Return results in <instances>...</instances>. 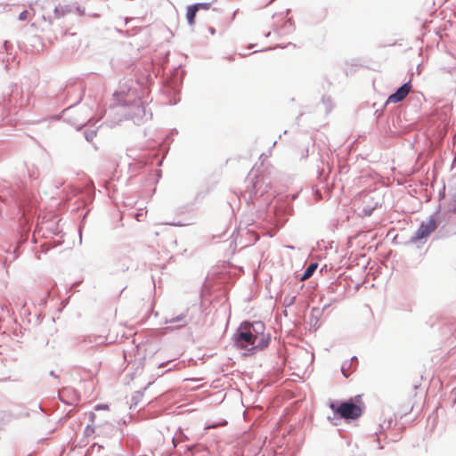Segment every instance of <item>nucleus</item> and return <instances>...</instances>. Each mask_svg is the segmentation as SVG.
<instances>
[{"label": "nucleus", "instance_id": "5701e85b", "mask_svg": "<svg viewBox=\"0 0 456 456\" xmlns=\"http://www.w3.org/2000/svg\"><path fill=\"white\" fill-rule=\"evenodd\" d=\"M452 395H454V403L456 404V387L452 391Z\"/></svg>", "mask_w": 456, "mask_h": 456}, {"label": "nucleus", "instance_id": "f257e3e1", "mask_svg": "<svg viewBox=\"0 0 456 456\" xmlns=\"http://www.w3.org/2000/svg\"><path fill=\"white\" fill-rule=\"evenodd\" d=\"M265 325L262 322H242L233 334L234 346L245 350V354H254L256 350L266 348L270 343L269 334H265Z\"/></svg>", "mask_w": 456, "mask_h": 456}, {"label": "nucleus", "instance_id": "f8f14e48", "mask_svg": "<svg viewBox=\"0 0 456 456\" xmlns=\"http://www.w3.org/2000/svg\"><path fill=\"white\" fill-rule=\"evenodd\" d=\"M318 267V264L317 263H312L310 264L307 268L305 270L302 277H301V280L302 281H305V280H307L309 279L314 273V272L316 271Z\"/></svg>", "mask_w": 456, "mask_h": 456}, {"label": "nucleus", "instance_id": "20e7f679", "mask_svg": "<svg viewBox=\"0 0 456 456\" xmlns=\"http://www.w3.org/2000/svg\"><path fill=\"white\" fill-rule=\"evenodd\" d=\"M436 228V219L434 216H430L427 222L420 224L419 227L411 237V241L415 243L422 239L428 238Z\"/></svg>", "mask_w": 456, "mask_h": 456}, {"label": "nucleus", "instance_id": "f3484780", "mask_svg": "<svg viewBox=\"0 0 456 456\" xmlns=\"http://www.w3.org/2000/svg\"><path fill=\"white\" fill-rule=\"evenodd\" d=\"M95 135H96V131L95 130L85 131V137H86L87 142L93 141V139L95 137Z\"/></svg>", "mask_w": 456, "mask_h": 456}, {"label": "nucleus", "instance_id": "b1692460", "mask_svg": "<svg viewBox=\"0 0 456 456\" xmlns=\"http://www.w3.org/2000/svg\"><path fill=\"white\" fill-rule=\"evenodd\" d=\"M142 216H143V214H142V213H138V214L136 215V219H137L138 221H141V220H142L141 218H142Z\"/></svg>", "mask_w": 456, "mask_h": 456}, {"label": "nucleus", "instance_id": "1a4fd4ad", "mask_svg": "<svg viewBox=\"0 0 456 456\" xmlns=\"http://www.w3.org/2000/svg\"><path fill=\"white\" fill-rule=\"evenodd\" d=\"M199 11L197 10L196 5H194V4L189 5L187 7L186 19H187V22L190 26L194 25L195 17H196V14Z\"/></svg>", "mask_w": 456, "mask_h": 456}, {"label": "nucleus", "instance_id": "bb28decb", "mask_svg": "<svg viewBox=\"0 0 456 456\" xmlns=\"http://www.w3.org/2000/svg\"><path fill=\"white\" fill-rule=\"evenodd\" d=\"M50 375L53 376V378H57V375L54 373L53 370L50 371Z\"/></svg>", "mask_w": 456, "mask_h": 456}, {"label": "nucleus", "instance_id": "a211bd4d", "mask_svg": "<svg viewBox=\"0 0 456 456\" xmlns=\"http://www.w3.org/2000/svg\"><path fill=\"white\" fill-rule=\"evenodd\" d=\"M227 424V422L224 420L223 422H220V423H213L211 425H208L205 427V430H208V429H211V428H216L217 427H223V426H225Z\"/></svg>", "mask_w": 456, "mask_h": 456}, {"label": "nucleus", "instance_id": "9d476101", "mask_svg": "<svg viewBox=\"0 0 456 456\" xmlns=\"http://www.w3.org/2000/svg\"><path fill=\"white\" fill-rule=\"evenodd\" d=\"M354 361L357 362L356 356H353L351 358V360L345 361L342 363V365H341V372H342V374L344 375L345 378H348V376H349V374L351 372L350 369H351V367L353 365V362H354Z\"/></svg>", "mask_w": 456, "mask_h": 456}, {"label": "nucleus", "instance_id": "412c9836", "mask_svg": "<svg viewBox=\"0 0 456 456\" xmlns=\"http://www.w3.org/2000/svg\"><path fill=\"white\" fill-rule=\"evenodd\" d=\"M28 11L25 10V11H23V12H21L20 13L19 20H26L27 18H28Z\"/></svg>", "mask_w": 456, "mask_h": 456}, {"label": "nucleus", "instance_id": "4468645a", "mask_svg": "<svg viewBox=\"0 0 456 456\" xmlns=\"http://www.w3.org/2000/svg\"><path fill=\"white\" fill-rule=\"evenodd\" d=\"M115 100L118 102V106L119 107H125L126 105V100H123V93H115L113 94Z\"/></svg>", "mask_w": 456, "mask_h": 456}, {"label": "nucleus", "instance_id": "ddd939ff", "mask_svg": "<svg viewBox=\"0 0 456 456\" xmlns=\"http://www.w3.org/2000/svg\"><path fill=\"white\" fill-rule=\"evenodd\" d=\"M143 396V392L142 391H135L133 395H132V399H131V406H134V407H136L139 401L142 398Z\"/></svg>", "mask_w": 456, "mask_h": 456}, {"label": "nucleus", "instance_id": "f03ea898", "mask_svg": "<svg viewBox=\"0 0 456 456\" xmlns=\"http://www.w3.org/2000/svg\"><path fill=\"white\" fill-rule=\"evenodd\" d=\"M330 408L343 419H355L362 415V410L360 405L354 403L353 400L341 403L340 405L335 409L334 403L330 404Z\"/></svg>", "mask_w": 456, "mask_h": 456}, {"label": "nucleus", "instance_id": "7ed1b4c3", "mask_svg": "<svg viewBox=\"0 0 456 456\" xmlns=\"http://www.w3.org/2000/svg\"><path fill=\"white\" fill-rule=\"evenodd\" d=\"M126 118H130L134 123L139 125L144 119H148L146 109L142 102L140 99L134 100L130 106V110L125 113ZM152 114H149V118H151Z\"/></svg>", "mask_w": 456, "mask_h": 456}, {"label": "nucleus", "instance_id": "393cba45", "mask_svg": "<svg viewBox=\"0 0 456 456\" xmlns=\"http://www.w3.org/2000/svg\"><path fill=\"white\" fill-rule=\"evenodd\" d=\"M209 32L214 35L216 33V29L214 28H209Z\"/></svg>", "mask_w": 456, "mask_h": 456}, {"label": "nucleus", "instance_id": "423d86ee", "mask_svg": "<svg viewBox=\"0 0 456 456\" xmlns=\"http://www.w3.org/2000/svg\"><path fill=\"white\" fill-rule=\"evenodd\" d=\"M187 323H188V321H187V314L186 313H182L173 318H166L164 321V324H173V325H175V329L183 328Z\"/></svg>", "mask_w": 456, "mask_h": 456}, {"label": "nucleus", "instance_id": "aec40b11", "mask_svg": "<svg viewBox=\"0 0 456 456\" xmlns=\"http://www.w3.org/2000/svg\"><path fill=\"white\" fill-rule=\"evenodd\" d=\"M295 298H296L295 296L290 297H286L285 300H284L285 305L287 306L293 305L294 302H295Z\"/></svg>", "mask_w": 456, "mask_h": 456}, {"label": "nucleus", "instance_id": "c85d7f7f", "mask_svg": "<svg viewBox=\"0 0 456 456\" xmlns=\"http://www.w3.org/2000/svg\"><path fill=\"white\" fill-rule=\"evenodd\" d=\"M330 306L329 304L325 305L322 309H323V312Z\"/></svg>", "mask_w": 456, "mask_h": 456}, {"label": "nucleus", "instance_id": "c756f323", "mask_svg": "<svg viewBox=\"0 0 456 456\" xmlns=\"http://www.w3.org/2000/svg\"><path fill=\"white\" fill-rule=\"evenodd\" d=\"M167 363H168V362H166V363H160L159 367V368H162V367H164L165 365H167Z\"/></svg>", "mask_w": 456, "mask_h": 456}, {"label": "nucleus", "instance_id": "6e6552de", "mask_svg": "<svg viewBox=\"0 0 456 456\" xmlns=\"http://www.w3.org/2000/svg\"><path fill=\"white\" fill-rule=\"evenodd\" d=\"M83 341L88 345L98 346L105 342V338L98 335H89L85 337Z\"/></svg>", "mask_w": 456, "mask_h": 456}, {"label": "nucleus", "instance_id": "4be33fe9", "mask_svg": "<svg viewBox=\"0 0 456 456\" xmlns=\"http://www.w3.org/2000/svg\"><path fill=\"white\" fill-rule=\"evenodd\" d=\"M85 432H86V435L89 436L91 433L94 432V428L90 425H87L86 427Z\"/></svg>", "mask_w": 456, "mask_h": 456}, {"label": "nucleus", "instance_id": "6ab92c4d", "mask_svg": "<svg viewBox=\"0 0 456 456\" xmlns=\"http://www.w3.org/2000/svg\"><path fill=\"white\" fill-rule=\"evenodd\" d=\"M374 207L373 208H370V207H364L362 208V214L366 216H369L371 215L372 211L374 210Z\"/></svg>", "mask_w": 456, "mask_h": 456}, {"label": "nucleus", "instance_id": "a878e982", "mask_svg": "<svg viewBox=\"0 0 456 456\" xmlns=\"http://www.w3.org/2000/svg\"><path fill=\"white\" fill-rule=\"evenodd\" d=\"M170 225H174V226H182L183 224H180V223H177V224H175V223H172V224H169Z\"/></svg>", "mask_w": 456, "mask_h": 456}, {"label": "nucleus", "instance_id": "dca6fc26", "mask_svg": "<svg viewBox=\"0 0 456 456\" xmlns=\"http://www.w3.org/2000/svg\"><path fill=\"white\" fill-rule=\"evenodd\" d=\"M194 5H196V8L199 12L200 10L208 11L211 7V3H197V4H194Z\"/></svg>", "mask_w": 456, "mask_h": 456}, {"label": "nucleus", "instance_id": "0eeeda50", "mask_svg": "<svg viewBox=\"0 0 456 456\" xmlns=\"http://www.w3.org/2000/svg\"><path fill=\"white\" fill-rule=\"evenodd\" d=\"M323 314V309L313 307L310 314V325L312 328L318 329L320 327V319Z\"/></svg>", "mask_w": 456, "mask_h": 456}, {"label": "nucleus", "instance_id": "cd10ccee", "mask_svg": "<svg viewBox=\"0 0 456 456\" xmlns=\"http://www.w3.org/2000/svg\"><path fill=\"white\" fill-rule=\"evenodd\" d=\"M128 157L130 158H134L133 155H132V151L131 150H128V153H127Z\"/></svg>", "mask_w": 456, "mask_h": 456}, {"label": "nucleus", "instance_id": "9b49d317", "mask_svg": "<svg viewBox=\"0 0 456 456\" xmlns=\"http://www.w3.org/2000/svg\"><path fill=\"white\" fill-rule=\"evenodd\" d=\"M260 189V180L257 177L255 182L252 183V187L247 191V193L249 195V200H252L253 197H256Z\"/></svg>", "mask_w": 456, "mask_h": 456}, {"label": "nucleus", "instance_id": "39448f33", "mask_svg": "<svg viewBox=\"0 0 456 456\" xmlns=\"http://www.w3.org/2000/svg\"><path fill=\"white\" fill-rule=\"evenodd\" d=\"M411 88V81L404 83L394 94L389 95L386 104H388L389 102L396 103L403 101L410 93Z\"/></svg>", "mask_w": 456, "mask_h": 456}, {"label": "nucleus", "instance_id": "2eb2a0df", "mask_svg": "<svg viewBox=\"0 0 456 456\" xmlns=\"http://www.w3.org/2000/svg\"><path fill=\"white\" fill-rule=\"evenodd\" d=\"M392 422H393V419L390 418L388 419H385L380 425H379V428H380V430L379 432H383L385 431L386 429H388L390 428L391 425H392Z\"/></svg>", "mask_w": 456, "mask_h": 456}]
</instances>
